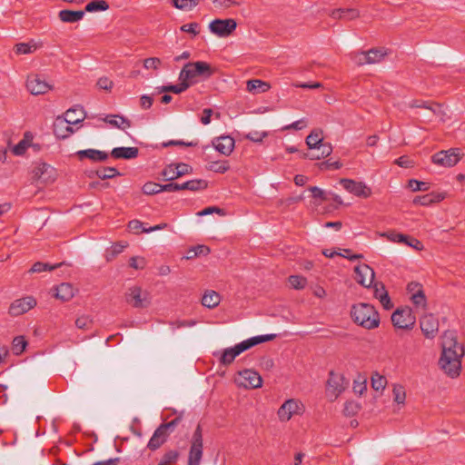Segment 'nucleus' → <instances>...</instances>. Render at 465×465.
<instances>
[{
    "label": "nucleus",
    "instance_id": "nucleus-61",
    "mask_svg": "<svg viewBox=\"0 0 465 465\" xmlns=\"http://www.w3.org/2000/svg\"><path fill=\"white\" fill-rule=\"evenodd\" d=\"M196 324L195 321H176L170 323L171 329L173 331L185 328V327H193Z\"/></svg>",
    "mask_w": 465,
    "mask_h": 465
},
{
    "label": "nucleus",
    "instance_id": "nucleus-27",
    "mask_svg": "<svg viewBox=\"0 0 465 465\" xmlns=\"http://www.w3.org/2000/svg\"><path fill=\"white\" fill-rule=\"evenodd\" d=\"M72 126L77 124L84 119V111L82 107L72 108L64 113L62 116Z\"/></svg>",
    "mask_w": 465,
    "mask_h": 465
},
{
    "label": "nucleus",
    "instance_id": "nucleus-55",
    "mask_svg": "<svg viewBox=\"0 0 465 465\" xmlns=\"http://www.w3.org/2000/svg\"><path fill=\"white\" fill-rule=\"evenodd\" d=\"M92 325V320L89 316H79L75 321V326L81 330H88Z\"/></svg>",
    "mask_w": 465,
    "mask_h": 465
},
{
    "label": "nucleus",
    "instance_id": "nucleus-39",
    "mask_svg": "<svg viewBox=\"0 0 465 465\" xmlns=\"http://www.w3.org/2000/svg\"><path fill=\"white\" fill-rule=\"evenodd\" d=\"M393 401L398 405H404L406 401V391L401 384H393L392 386Z\"/></svg>",
    "mask_w": 465,
    "mask_h": 465
},
{
    "label": "nucleus",
    "instance_id": "nucleus-13",
    "mask_svg": "<svg viewBox=\"0 0 465 465\" xmlns=\"http://www.w3.org/2000/svg\"><path fill=\"white\" fill-rule=\"evenodd\" d=\"M340 183L348 193L357 197L369 198L372 193L371 188L363 182L342 178Z\"/></svg>",
    "mask_w": 465,
    "mask_h": 465
},
{
    "label": "nucleus",
    "instance_id": "nucleus-30",
    "mask_svg": "<svg viewBox=\"0 0 465 465\" xmlns=\"http://www.w3.org/2000/svg\"><path fill=\"white\" fill-rule=\"evenodd\" d=\"M237 25L236 20L232 18L215 19L209 24L208 29H236Z\"/></svg>",
    "mask_w": 465,
    "mask_h": 465
},
{
    "label": "nucleus",
    "instance_id": "nucleus-37",
    "mask_svg": "<svg viewBox=\"0 0 465 465\" xmlns=\"http://www.w3.org/2000/svg\"><path fill=\"white\" fill-rule=\"evenodd\" d=\"M210 252H211L210 248L206 245H196V246L190 248L186 252L184 258L186 260H191V259H193L200 255H203V256L208 255L210 253Z\"/></svg>",
    "mask_w": 465,
    "mask_h": 465
},
{
    "label": "nucleus",
    "instance_id": "nucleus-11",
    "mask_svg": "<svg viewBox=\"0 0 465 465\" xmlns=\"http://www.w3.org/2000/svg\"><path fill=\"white\" fill-rule=\"evenodd\" d=\"M25 86L33 95L45 94L53 89V85L38 74H30L26 77Z\"/></svg>",
    "mask_w": 465,
    "mask_h": 465
},
{
    "label": "nucleus",
    "instance_id": "nucleus-1",
    "mask_svg": "<svg viewBox=\"0 0 465 465\" xmlns=\"http://www.w3.org/2000/svg\"><path fill=\"white\" fill-rule=\"evenodd\" d=\"M441 355L439 360L440 369L450 378H457L461 371V360L465 350L454 331H447L442 336Z\"/></svg>",
    "mask_w": 465,
    "mask_h": 465
},
{
    "label": "nucleus",
    "instance_id": "nucleus-38",
    "mask_svg": "<svg viewBox=\"0 0 465 465\" xmlns=\"http://www.w3.org/2000/svg\"><path fill=\"white\" fill-rule=\"evenodd\" d=\"M371 388L374 391H380V392H382L385 390L386 385H387L386 377L383 375H381L378 372H375L371 375Z\"/></svg>",
    "mask_w": 465,
    "mask_h": 465
},
{
    "label": "nucleus",
    "instance_id": "nucleus-16",
    "mask_svg": "<svg viewBox=\"0 0 465 465\" xmlns=\"http://www.w3.org/2000/svg\"><path fill=\"white\" fill-rule=\"evenodd\" d=\"M36 305V300L33 296H25L14 301L9 307V314L20 316Z\"/></svg>",
    "mask_w": 465,
    "mask_h": 465
},
{
    "label": "nucleus",
    "instance_id": "nucleus-6",
    "mask_svg": "<svg viewBox=\"0 0 465 465\" xmlns=\"http://www.w3.org/2000/svg\"><path fill=\"white\" fill-rule=\"evenodd\" d=\"M125 302L134 309H145L152 303L151 292L142 286L134 284L124 292Z\"/></svg>",
    "mask_w": 465,
    "mask_h": 465
},
{
    "label": "nucleus",
    "instance_id": "nucleus-15",
    "mask_svg": "<svg viewBox=\"0 0 465 465\" xmlns=\"http://www.w3.org/2000/svg\"><path fill=\"white\" fill-rule=\"evenodd\" d=\"M356 282L365 288H371L374 282L375 272L366 263H361L354 268Z\"/></svg>",
    "mask_w": 465,
    "mask_h": 465
},
{
    "label": "nucleus",
    "instance_id": "nucleus-53",
    "mask_svg": "<svg viewBox=\"0 0 465 465\" xmlns=\"http://www.w3.org/2000/svg\"><path fill=\"white\" fill-rule=\"evenodd\" d=\"M188 87L189 85L185 81H181L179 84L163 86L162 90L163 92H173L175 94H180L185 91Z\"/></svg>",
    "mask_w": 465,
    "mask_h": 465
},
{
    "label": "nucleus",
    "instance_id": "nucleus-9",
    "mask_svg": "<svg viewBox=\"0 0 465 465\" xmlns=\"http://www.w3.org/2000/svg\"><path fill=\"white\" fill-rule=\"evenodd\" d=\"M203 454V432L198 425L193 434L188 455V465H200Z\"/></svg>",
    "mask_w": 465,
    "mask_h": 465
},
{
    "label": "nucleus",
    "instance_id": "nucleus-43",
    "mask_svg": "<svg viewBox=\"0 0 465 465\" xmlns=\"http://www.w3.org/2000/svg\"><path fill=\"white\" fill-rule=\"evenodd\" d=\"M183 187L184 190L195 192L205 189L207 187V182L202 179L191 180L183 183Z\"/></svg>",
    "mask_w": 465,
    "mask_h": 465
},
{
    "label": "nucleus",
    "instance_id": "nucleus-14",
    "mask_svg": "<svg viewBox=\"0 0 465 465\" xmlns=\"http://www.w3.org/2000/svg\"><path fill=\"white\" fill-rule=\"evenodd\" d=\"M236 383L244 388L257 389L262 387V379L257 371L253 370H244L239 372Z\"/></svg>",
    "mask_w": 465,
    "mask_h": 465
},
{
    "label": "nucleus",
    "instance_id": "nucleus-5",
    "mask_svg": "<svg viewBox=\"0 0 465 465\" xmlns=\"http://www.w3.org/2000/svg\"><path fill=\"white\" fill-rule=\"evenodd\" d=\"M389 54L385 47H375L368 51L351 52L349 57L357 66H364L381 63Z\"/></svg>",
    "mask_w": 465,
    "mask_h": 465
},
{
    "label": "nucleus",
    "instance_id": "nucleus-19",
    "mask_svg": "<svg viewBox=\"0 0 465 465\" xmlns=\"http://www.w3.org/2000/svg\"><path fill=\"white\" fill-rule=\"evenodd\" d=\"M213 145L220 153L229 155L234 148V140L229 135H223L213 140Z\"/></svg>",
    "mask_w": 465,
    "mask_h": 465
},
{
    "label": "nucleus",
    "instance_id": "nucleus-48",
    "mask_svg": "<svg viewBox=\"0 0 465 465\" xmlns=\"http://www.w3.org/2000/svg\"><path fill=\"white\" fill-rule=\"evenodd\" d=\"M178 456L179 454L176 450H169L163 456L158 465H174Z\"/></svg>",
    "mask_w": 465,
    "mask_h": 465
},
{
    "label": "nucleus",
    "instance_id": "nucleus-42",
    "mask_svg": "<svg viewBox=\"0 0 465 465\" xmlns=\"http://www.w3.org/2000/svg\"><path fill=\"white\" fill-rule=\"evenodd\" d=\"M142 191L144 194H148V195L156 194L161 192H164L163 184H160V183H153V182L145 183L142 187Z\"/></svg>",
    "mask_w": 465,
    "mask_h": 465
},
{
    "label": "nucleus",
    "instance_id": "nucleus-26",
    "mask_svg": "<svg viewBox=\"0 0 465 465\" xmlns=\"http://www.w3.org/2000/svg\"><path fill=\"white\" fill-rule=\"evenodd\" d=\"M42 42L30 40L27 43H19L15 45V52L17 54H29L35 52L42 46Z\"/></svg>",
    "mask_w": 465,
    "mask_h": 465
},
{
    "label": "nucleus",
    "instance_id": "nucleus-17",
    "mask_svg": "<svg viewBox=\"0 0 465 465\" xmlns=\"http://www.w3.org/2000/svg\"><path fill=\"white\" fill-rule=\"evenodd\" d=\"M420 326L423 335L427 339H433L439 331V321L431 313L425 314L420 320Z\"/></svg>",
    "mask_w": 465,
    "mask_h": 465
},
{
    "label": "nucleus",
    "instance_id": "nucleus-7",
    "mask_svg": "<svg viewBox=\"0 0 465 465\" xmlns=\"http://www.w3.org/2000/svg\"><path fill=\"white\" fill-rule=\"evenodd\" d=\"M348 381L344 376L334 371H331L326 382V397L330 401H334L345 391Z\"/></svg>",
    "mask_w": 465,
    "mask_h": 465
},
{
    "label": "nucleus",
    "instance_id": "nucleus-33",
    "mask_svg": "<svg viewBox=\"0 0 465 465\" xmlns=\"http://www.w3.org/2000/svg\"><path fill=\"white\" fill-rule=\"evenodd\" d=\"M219 293L214 291L206 292L202 298V304L207 308H214L220 303Z\"/></svg>",
    "mask_w": 465,
    "mask_h": 465
},
{
    "label": "nucleus",
    "instance_id": "nucleus-52",
    "mask_svg": "<svg viewBox=\"0 0 465 465\" xmlns=\"http://www.w3.org/2000/svg\"><path fill=\"white\" fill-rule=\"evenodd\" d=\"M322 254L324 256L328 257V258H332L335 255H340V256H342L344 258H347L350 261H355V260L363 258L362 254H353L351 256H348V255H345V254H343L341 252H332L331 250H323L322 251Z\"/></svg>",
    "mask_w": 465,
    "mask_h": 465
},
{
    "label": "nucleus",
    "instance_id": "nucleus-20",
    "mask_svg": "<svg viewBox=\"0 0 465 465\" xmlns=\"http://www.w3.org/2000/svg\"><path fill=\"white\" fill-rule=\"evenodd\" d=\"M74 133L72 126L62 116L56 117L54 122V134L59 139H65Z\"/></svg>",
    "mask_w": 465,
    "mask_h": 465
},
{
    "label": "nucleus",
    "instance_id": "nucleus-57",
    "mask_svg": "<svg viewBox=\"0 0 465 465\" xmlns=\"http://www.w3.org/2000/svg\"><path fill=\"white\" fill-rule=\"evenodd\" d=\"M413 203L415 204L427 206V205H430V204L435 203V199L432 194H426V195L418 196V197L414 198Z\"/></svg>",
    "mask_w": 465,
    "mask_h": 465
},
{
    "label": "nucleus",
    "instance_id": "nucleus-46",
    "mask_svg": "<svg viewBox=\"0 0 465 465\" xmlns=\"http://www.w3.org/2000/svg\"><path fill=\"white\" fill-rule=\"evenodd\" d=\"M361 410V405L354 401H348L344 404L343 413L345 416L351 417L356 415Z\"/></svg>",
    "mask_w": 465,
    "mask_h": 465
},
{
    "label": "nucleus",
    "instance_id": "nucleus-44",
    "mask_svg": "<svg viewBox=\"0 0 465 465\" xmlns=\"http://www.w3.org/2000/svg\"><path fill=\"white\" fill-rule=\"evenodd\" d=\"M410 299L416 308L421 310H425L427 308V300L423 291L418 292V293H413Z\"/></svg>",
    "mask_w": 465,
    "mask_h": 465
},
{
    "label": "nucleus",
    "instance_id": "nucleus-64",
    "mask_svg": "<svg viewBox=\"0 0 465 465\" xmlns=\"http://www.w3.org/2000/svg\"><path fill=\"white\" fill-rule=\"evenodd\" d=\"M395 163L402 168H411L414 166V162L408 156H401L395 160Z\"/></svg>",
    "mask_w": 465,
    "mask_h": 465
},
{
    "label": "nucleus",
    "instance_id": "nucleus-50",
    "mask_svg": "<svg viewBox=\"0 0 465 465\" xmlns=\"http://www.w3.org/2000/svg\"><path fill=\"white\" fill-rule=\"evenodd\" d=\"M146 260L141 256H134L129 260V265L135 270H143L146 266Z\"/></svg>",
    "mask_w": 465,
    "mask_h": 465
},
{
    "label": "nucleus",
    "instance_id": "nucleus-32",
    "mask_svg": "<svg viewBox=\"0 0 465 465\" xmlns=\"http://www.w3.org/2000/svg\"><path fill=\"white\" fill-rule=\"evenodd\" d=\"M323 143L322 132L319 129H315L306 137V144L309 149H316L319 145Z\"/></svg>",
    "mask_w": 465,
    "mask_h": 465
},
{
    "label": "nucleus",
    "instance_id": "nucleus-28",
    "mask_svg": "<svg viewBox=\"0 0 465 465\" xmlns=\"http://www.w3.org/2000/svg\"><path fill=\"white\" fill-rule=\"evenodd\" d=\"M331 152V145L328 143H323L322 144L316 147V149H313L312 153L305 154L304 156L311 160H319L329 156Z\"/></svg>",
    "mask_w": 465,
    "mask_h": 465
},
{
    "label": "nucleus",
    "instance_id": "nucleus-41",
    "mask_svg": "<svg viewBox=\"0 0 465 465\" xmlns=\"http://www.w3.org/2000/svg\"><path fill=\"white\" fill-rule=\"evenodd\" d=\"M27 346L25 336H16L12 341V351L15 355L22 354Z\"/></svg>",
    "mask_w": 465,
    "mask_h": 465
},
{
    "label": "nucleus",
    "instance_id": "nucleus-58",
    "mask_svg": "<svg viewBox=\"0 0 465 465\" xmlns=\"http://www.w3.org/2000/svg\"><path fill=\"white\" fill-rule=\"evenodd\" d=\"M57 266L58 265L50 266L48 263L37 262L32 266L30 272H45V271H52V270L55 269Z\"/></svg>",
    "mask_w": 465,
    "mask_h": 465
},
{
    "label": "nucleus",
    "instance_id": "nucleus-22",
    "mask_svg": "<svg viewBox=\"0 0 465 465\" xmlns=\"http://www.w3.org/2000/svg\"><path fill=\"white\" fill-rule=\"evenodd\" d=\"M168 433L164 430V428L159 426L153 432V436L151 437L147 444V447L151 450H155L166 441Z\"/></svg>",
    "mask_w": 465,
    "mask_h": 465
},
{
    "label": "nucleus",
    "instance_id": "nucleus-60",
    "mask_svg": "<svg viewBox=\"0 0 465 465\" xmlns=\"http://www.w3.org/2000/svg\"><path fill=\"white\" fill-rule=\"evenodd\" d=\"M29 146V142L25 139L21 140L16 145L13 147V153L15 155H23Z\"/></svg>",
    "mask_w": 465,
    "mask_h": 465
},
{
    "label": "nucleus",
    "instance_id": "nucleus-23",
    "mask_svg": "<svg viewBox=\"0 0 465 465\" xmlns=\"http://www.w3.org/2000/svg\"><path fill=\"white\" fill-rule=\"evenodd\" d=\"M103 121L115 128L121 129L123 131L131 127V122L127 118L118 114H108Z\"/></svg>",
    "mask_w": 465,
    "mask_h": 465
},
{
    "label": "nucleus",
    "instance_id": "nucleus-8",
    "mask_svg": "<svg viewBox=\"0 0 465 465\" xmlns=\"http://www.w3.org/2000/svg\"><path fill=\"white\" fill-rule=\"evenodd\" d=\"M463 154L459 148H450L442 150L431 156V162L439 166L450 168L455 166L461 159Z\"/></svg>",
    "mask_w": 465,
    "mask_h": 465
},
{
    "label": "nucleus",
    "instance_id": "nucleus-40",
    "mask_svg": "<svg viewBox=\"0 0 465 465\" xmlns=\"http://www.w3.org/2000/svg\"><path fill=\"white\" fill-rule=\"evenodd\" d=\"M109 9V4L105 0H94L85 5L84 11L93 13L99 11H106Z\"/></svg>",
    "mask_w": 465,
    "mask_h": 465
},
{
    "label": "nucleus",
    "instance_id": "nucleus-45",
    "mask_svg": "<svg viewBox=\"0 0 465 465\" xmlns=\"http://www.w3.org/2000/svg\"><path fill=\"white\" fill-rule=\"evenodd\" d=\"M119 171L114 167H104L96 171V175L100 179H110L120 175Z\"/></svg>",
    "mask_w": 465,
    "mask_h": 465
},
{
    "label": "nucleus",
    "instance_id": "nucleus-51",
    "mask_svg": "<svg viewBox=\"0 0 465 465\" xmlns=\"http://www.w3.org/2000/svg\"><path fill=\"white\" fill-rule=\"evenodd\" d=\"M146 70H157L162 64V61L157 57L146 58L143 62Z\"/></svg>",
    "mask_w": 465,
    "mask_h": 465
},
{
    "label": "nucleus",
    "instance_id": "nucleus-21",
    "mask_svg": "<svg viewBox=\"0 0 465 465\" xmlns=\"http://www.w3.org/2000/svg\"><path fill=\"white\" fill-rule=\"evenodd\" d=\"M54 297L62 302H68L74 298L76 290L68 282H63L55 287Z\"/></svg>",
    "mask_w": 465,
    "mask_h": 465
},
{
    "label": "nucleus",
    "instance_id": "nucleus-35",
    "mask_svg": "<svg viewBox=\"0 0 465 465\" xmlns=\"http://www.w3.org/2000/svg\"><path fill=\"white\" fill-rule=\"evenodd\" d=\"M171 2L173 7L183 12H190L200 4V0H171Z\"/></svg>",
    "mask_w": 465,
    "mask_h": 465
},
{
    "label": "nucleus",
    "instance_id": "nucleus-3",
    "mask_svg": "<svg viewBox=\"0 0 465 465\" xmlns=\"http://www.w3.org/2000/svg\"><path fill=\"white\" fill-rule=\"evenodd\" d=\"M351 317L353 322L368 330L375 329L380 324V316L374 306L360 302L351 306Z\"/></svg>",
    "mask_w": 465,
    "mask_h": 465
},
{
    "label": "nucleus",
    "instance_id": "nucleus-56",
    "mask_svg": "<svg viewBox=\"0 0 465 465\" xmlns=\"http://www.w3.org/2000/svg\"><path fill=\"white\" fill-rule=\"evenodd\" d=\"M267 135L268 133L264 131H252L246 134V138L254 143H261Z\"/></svg>",
    "mask_w": 465,
    "mask_h": 465
},
{
    "label": "nucleus",
    "instance_id": "nucleus-4",
    "mask_svg": "<svg viewBox=\"0 0 465 465\" xmlns=\"http://www.w3.org/2000/svg\"><path fill=\"white\" fill-rule=\"evenodd\" d=\"M213 70L206 62L187 63L180 72V81H185L188 85L198 82V78H209L213 75Z\"/></svg>",
    "mask_w": 465,
    "mask_h": 465
},
{
    "label": "nucleus",
    "instance_id": "nucleus-29",
    "mask_svg": "<svg viewBox=\"0 0 465 465\" xmlns=\"http://www.w3.org/2000/svg\"><path fill=\"white\" fill-rule=\"evenodd\" d=\"M85 11H73V10H61L58 16L61 21L65 23H75L82 20L84 16Z\"/></svg>",
    "mask_w": 465,
    "mask_h": 465
},
{
    "label": "nucleus",
    "instance_id": "nucleus-10",
    "mask_svg": "<svg viewBox=\"0 0 465 465\" xmlns=\"http://www.w3.org/2000/svg\"><path fill=\"white\" fill-rule=\"evenodd\" d=\"M391 322L395 328L401 330H411L416 322V317L411 308H398L391 315Z\"/></svg>",
    "mask_w": 465,
    "mask_h": 465
},
{
    "label": "nucleus",
    "instance_id": "nucleus-34",
    "mask_svg": "<svg viewBox=\"0 0 465 465\" xmlns=\"http://www.w3.org/2000/svg\"><path fill=\"white\" fill-rule=\"evenodd\" d=\"M331 17L334 19H347L351 20L356 18L359 15V12L356 9L351 8H340L337 10H333L331 14Z\"/></svg>",
    "mask_w": 465,
    "mask_h": 465
},
{
    "label": "nucleus",
    "instance_id": "nucleus-54",
    "mask_svg": "<svg viewBox=\"0 0 465 465\" xmlns=\"http://www.w3.org/2000/svg\"><path fill=\"white\" fill-rule=\"evenodd\" d=\"M174 164H170L163 171V175L166 181H173L179 178L177 171Z\"/></svg>",
    "mask_w": 465,
    "mask_h": 465
},
{
    "label": "nucleus",
    "instance_id": "nucleus-49",
    "mask_svg": "<svg viewBox=\"0 0 465 465\" xmlns=\"http://www.w3.org/2000/svg\"><path fill=\"white\" fill-rule=\"evenodd\" d=\"M409 188L413 192L428 191L430 188V185L428 183L411 179L409 181Z\"/></svg>",
    "mask_w": 465,
    "mask_h": 465
},
{
    "label": "nucleus",
    "instance_id": "nucleus-36",
    "mask_svg": "<svg viewBox=\"0 0 465 465\" xmlns=\"http://www.w3.org/2000/svg\"><path fill=\"white\" fill-rule=\"evenodd\" d=\"M410 107L411 108H426V109H430L433 112V114H437L438 116L440 117V119H442V116L444 114V112H443V109L441 107V105L440 104H433V106H430L427 102H422V101H412L411 104H410Z\"/></svg>",
    "mask_w": 465,
    "mask_h": 465
},
{
    "label": "nucleus",
    "instance_id": "nucleus-31",
    "mask_svg": "<svg viewBox=\"0 0 465 465\" xmlns=\"http://www.w3.org/2000/svg\"><path fill=\"white\" fill-rule=\"evenodd\" d=\"M270 87V84L260 79H252L246 83V89L250 93H264L267 92Z\"/></svg>",
    "mask_w": 465,
    "mask_h": 465
},
{
    "label": "nucleus",
    "instance_id": "nucleus-47",
    "mask_svg": "<svg viewBox=\"0 0 465 465\" xmlns=\"http://www.w3.org/2000/svg\"><path fill=\"white\" fill-rule=\"evenodd\" d=\"M289 283L293 289L301 290L306 286L307 280L303 276L292 275L289 277Z\"/></svg>",
    "mask_w": 465,
    "mask_h": 465
},
{
    "label": "nucleus",
    "instance_id": "nucleus-24",
    "mask_svg": "<svg viewBox=\"0 0 465 465\" xmlns=\"http://www.w3.org/2000/svg\"><path fill=\"white\" fill-rule=\"evenodd\" d=\"M79 159L88 158L94 162H104L108 158V154L105 152L99 151L96 149H86L81 150L76 153Z\"/></svg>",
    "mask_w": 465,
    "mask_h": 465
},
{
    "label": "nucleus",
    "instance_id": "nucleus-59",
    "mask_svg": "<svg viewBox=\"0 0 465 465\" xmlns=\"http://www.w3.org/2000/svg\"><path fill=\"white\" fill-rule=\"evenodd\" d=\"M96 85L99 89L110 92L114 86V82L104 76L97 80Z\"/></svg>",
    "mask_w": 465,
    "mask_h": 465
},
{
    "label": "nucleus",
    "instance_id": "nucleus-12",
    "mask_svg": "<svg viewBox=\"0 0 465 465\" xmlns=\"http://www.w3.org/2000/svg\"><path fill=\"white\" fill-rule=\"evenodd\" d=\"M304 412V405L296 399H289L285 401L277 411L278 418L281 421L290 420L295 415H302Z\"/></svg>",
    "mask_w": 465,
    "mask_h": 465
},
{
    "label": "nucleus",
    "instance_id": "nucleus-25",
    "mask_svg": "<svg viewBox=\"0 0 465 465\" xmlns=\"http://www.w3.org/2000/svg\"><path fill=\"white\" fill-rule=\"evenodd\" d=\"M136 147H116L112 150V156L115 159H134L138 156Z\"/></svg>",
    "mask_w": 465,
    "mask_h": 465
},
{
    "label": "nucleus",
    "instance_id": "nucleus-18",
    "mask_svg": "<svg viewBox=\"0 0 465 465\" xmlns=\"http://www.w3.org/2000/svg\"><path fill=\"white\" fill-rule=\"evenodd\" d=\"M34 178L43 183H54L56 179V170L45 163H37L34 169Z\"/></svg>",
    "mask_w": 465,
    "mask_h": 465
},
{
    "label": "nucleus",
    "instance_id": "nucleus-62",
    "mask_svg": "<svg viewBox=\"0 0 465 465\" xmlns=\"http://www.w3.org/2000/svg\"><path fill=\"white\" fill-rule=\"evenodd\" d=\"M306 126H307V120L305 118H302L298 121L292 123L291 124L284 126L283 130H290V129L302 130V129L305 128Z\"/></svg>",
    "mask_w": 465,
    "mask_h": 465
},
{
    "label": "nucleus",
    "instance_id": "nucleus-2",
    "mask_svg": "<svg viewBox=\"0 0 465 465\" xmlns=\"http://www.w3.org/2000/svg\"><path fill=\"white\" fill-rule=\"evenodd\" d=\"M275 337L276 334L258 335L242 341V342L234 345L233 347L226 348L220 352V362L223 365H229L242 352L251 349L252 347L257 344L272 341Z\"/></svg>",
    "mask_w": 465,
    "mask_h": 465
},
{
    "label": "nucleus",
    "instance_id": "nucleus-63",
    "mask_svg": "<svg viewBox=\"0 0 465 465\" xmlns=\"http://www.w3.org/2000/svg\"><path fill=\"white\" fill-rule=\"evenodd\" d=\"M371 287L373 288V295L377 300H379L381 296L383 295V292H387L384 284L381 282H373Z\"/></svg>",
    "mask_w": 465,
    "mask_h": 465
}]
</instances>
